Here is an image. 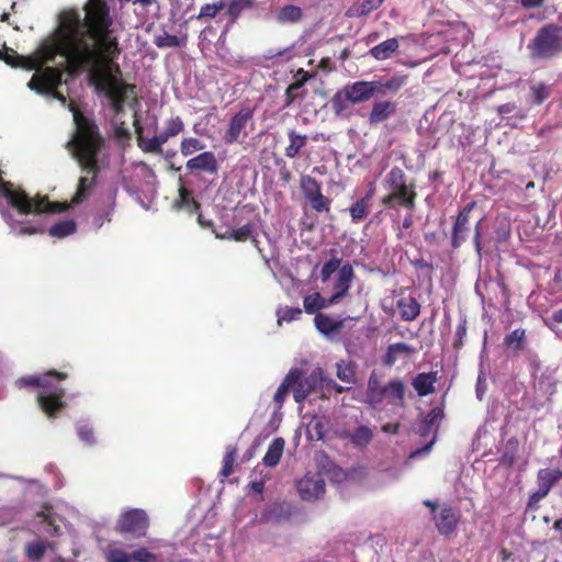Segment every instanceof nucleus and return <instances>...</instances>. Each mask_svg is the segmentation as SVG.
<instances>
[{"label": "nucleus", "instance_id": "obj_55", "mask_svg": "<svg viewBox=\"0 0 562 562\" xmlns=\"http://www.w3.org/2000/svg\"><path fill=\"white\" fill-rule=\"evenodd\" d=\"M224 8L223 0L215 3H205L201 7L199 14L196 15V20H203L206 18H215L218 12Z\"/></svg>", "mask_w": 562, "mask_h": 562}, {"label": "nucleus", "instance_id": "obj_33", "mask_svg": "<svg viewBox=\"0 0 562 562\" xmlns=\"http://www.w3.org/2000/svg\"><path fill=\"white\" fill-rule=\"evenodd\" d=\"M276 19L281 24L297 23L303 19V11L294 4H285L278 9Z\"/></svg>", "mask_w": 562, "mask_h": 562}, {"label": "nucleus", "instance_id": "obj_13", "mask_svg": "<svg viewBox=\"0 0 562 562\" xmlns=\"http://www.w3.org/2000/svg\"><path fill=\"white\" fill-rule=\"evenodd\" d=\"M299 372V376L293 384V397L296 403H302L310 394L321 387L323 384V370L314 369L308 375L297 368H293Z\"/></svg>", "mask_w": 562, "mask_h": 562}, {"label": "nucleus", "instance_id": "obj_42", "mask_svg": "<svg viewBox=\"0 0 562 562\" xmlns=\"http://www.w3.org/2000/svg\"><path fill=\"white\" fill-rule=\"evenodd\" d=\"M187 43V37H178L176 35H171L167 32H162L159 35H156L154 38V44L158 48H176L182 47Z\"/></svg>", "mask_w": 562, "mask_h": 562}, {"label": "nucleus", "instance_id": "obj_20", "mask_svg": "<svg viewBox=\"0 0 562 562\" xmlns=\"http://www.w3.org/2000/svg\"><path fill=\"white\" fill-rule=\"evenodd\" d=\"M0 59L12 67H20L26 70H38L41 68L38 58L19 55L15 50L7 46H3V52L0 50Z\"/></svg>", "mask_w": 562, "mask_h": 562}, {"label": "nucleus", "instance_id": "obj_40", "mask_svg": "<svg viewBox=\"0 0 562 562\" xmlns=\"http://www.w3.org/2000/svg\"><path fill=\"white\" fill-rule=\"evenodd\" d=\"M443 417V411L440 407H434L430 409L425 418L420 422L418 434L423 437L428 436L437 422Z\"/></svg>", "mask_w": 562, "mask_h": 562}, {"label": "nucleus", "instance_id": "obj_45", "mask_svg": "<svg viewBox=\"0 0 562 562\" xmlns=\"http://www.w3.org/2000/svg\"><path fill=\"white\" fill-rule=\"evenodd\" d=\"M255 7V0H229L227 14L232 18L233 21H236L244 10L252 9Z\"/></svg>", "mask_w": 562, "mask_h": 562}, {"label": "nucleus", "instance_id": "obj_19", "mask_svg": "<svg viewBox=\"0 0 562 562\" xmlns=\"http://www.w3.org/2000/svg\"><path fill=\"white\" fill-rule=\"evenodd\" d=\"M436 528L441 536L452 535L459 524L460 515L450 505L440 507L437 515L432 517Z\"/></svg>", "mask_w": 562, "mask_h": 562}, {"label": "nucleus", "instance_id": "obj_11", "mask_svg": "<svg viewBox=\"0 0 562 562\" xmlns=\"http://www.w3.org/2000/svg\"><path fill=\"white\" fill-rule=\"evenodd\" d=\"M476 202L467 203L457 214L451 227L450 246L459 249L470 237L472 232L471 213L476 207Z\"/></svg>", "mask_w": 562, "mask_h": 562}, {"label": "nucleus", "instance_id": "obj_17", "mask_svg": "<svg viewBox=\"0 0 562 562\" xmlns=\"http://www.w3.org/2000/svg\"><path fill=\"white\" fill-rule=\"evenodd\" d=\"M562 480V470L544 468L540 469L537 473L538 490L530 496L529 501L539 502L546 497L550 490Z\"/></svg>", "mask_w": 562, "mask_h": 562}, {"label": "nucleus", "instance_id": "obj_36", "mask_svg": "<svg viewBox=\"0 0 562 562\" xmlns=\"http://www.w3.org/2000/svg\"><path fill=\"white\" fill-rule=\"evenodd\" d=\"M315 327L317 330L326 336L338 331L342 327V322L335 321L330 316L317 313L314 317Z\"/></svg>", "mask_w": 562, "mask_h": 562}, {"label": "nucleus", "instance_id": "obj_35", "mask_svg": "<svg viewBox=\"0 0 562 562\" xmlns=\"http://www.w3.org/2000/svg\"><path fill=\"white\" fill-rule=\"evenodd\" d=\"M297 376L299 372L296 370H290L285 378L282 380L273 397L274 403L277 404L278 407H281L283 405L289 391H293V384L295 383Z\"/></svg>", "mask_w": 562, "mask_h": 562}, {"label": "nucleus", "instance_id": "obj_16", "mask_svg": "<svg viewBox=\"0 0 562 562\" xmlns=\"http://www.w3.org/2000/svg\"><path fill=\"white\" fill-rule=\"evenodd\" d=\"M68 378L66 372H60L57 370H48L43 374H34L22 376L16 381V385L19 387H38L41 391H45L46 389H53L54 381H64Z\"/></svg>", "mask_w": 562, "mask_h": 562}, {"label": "nucleus", "instance_id": "obj_50", "mask_svg": "<svg viewBox=\"0 0 562 562\" xmlns=\"http://www.w3.org/2000/svg\"><path fill=\"white\" fill-rule=\"evenodd\" d=\"M40 524L43 525V531L49 536H58L60 526L56 524L54 516L50 513L41 512L37 514Z\"/></svg>", "mask_w": 562, "mask_h": 562}, {"label": "nucleus", "instance_id": "obj_32", "mask_svg": "<svg viewBox=\"0 0 562 562\" xmlns=\"http://www.w3.org/2000/svg\"><path fill=\"white\" fill-rule=\"evenodd\" d=\"M345 438L357 448H366L373 439V431L368 426L361 425L353 431L347 432Z\"/></svg>", "mask_w": 562, "mask_h": 562}, {"label": "nucleus", "instance_id": "obj_57", "mask_svg": "<svg viewBox=\"0 0 562 562\" xmlns=\"http://www.w3.org/2000/svg\"><path fill=\"white\" fill-rule=\"evenodd\" d=\"M339 268H341L340 258H331L326 261L321 270L322 281L326 282L336 270L339 271Z\"/></svg>", "mask_w": 562, "mask_h": 562}, {"label": "nucleus", "instance_id": "obj_51", "mask_svg": "<svg viewBox=\"0 0 562 562\" xmlns=\"http://www.w3.org/2000/svg\"><path fill=\"white\" fill-rule=\"evenodd\" d=\"M205 145L195 137H187L181 140L180 151L183 156H190L198 150H202Z\"/></svg>", "mask_w": 562, "mask_h": 562}, {"label": "nucleus", "instance_id": "obj_9", "mask_svg": "<svg viewBox=\"0 0 562 562\" xmlns=\"http://www.w3.org/2000/svg\"><path fill=\"white\" fill-rule=\"evenodd\" d=\"M150 520L147 513L140 508L123 512L115 524V531L120 535H130L135 539L145 538Z\"/></svg>", "mask_w": 562, "mask_h": 562}, {"label": "nucleus", "instance_id": "obj_59", "mask_svg": "<svg viewBox=\"0 0 562 562\" xmlns=\"http://www.w3.org/2000/svg\"><path fill=\"white\" fill-rule=\"evenodd\" d=\"M77 435L86 445H93L95 442L93 428L89 424H79L77 426Z\"/></svg>", "mask_w": 562, "mask_h": 562}, {"label": "nucleus", "instance_id": "obj_38", "mask_svg": "<svg viewBox=\"0 0 562 562\" xmlns=\"http://www.w3.org/2000/svg\"><path fill=\"white\" fill-rule=\"evenodd\" d=\"M290 144L285 147L284 154L288 158L299 156L301 149L307 144V136L296 133L294 130L288 132Z\"/></svg>", "mask_w": 562, "mask_h": 562}, {"label": "nucleus", "instance_id": "obj_37", "mask_svg": "<svg viewBox=\"0 0 562 562\" xmlns=\"http://www.w3.org/2000/svg\"><path fill=\"white\" fill-rule=\"evenodd\" d=\"M334 305V303H329L328 299H324L319 292H314L308 294L303 300V306L307 314H317L319 311Z\"/></svg>", "mask_w": 562, "mask_h": 562}, {"label": "nucleus", "instance_id": "obj_23", "mask_svg": "<svg viewBox=\"0 0 562 562\" xmlns=\"http://www.w3.org/2000/svg\"><path fill=\"white\" fill-rule=\"evenodd\" d=\"M438 382V372H422L412 380V386L420 397L428 396L435 392V384Z\"/></svg>", "mask_w": 562, "mask_h": 562}, {"label": "nucleus", "instance_id": "obj_5", "mask_svg": "<svg viewBox=\"0 0 562 562\" xmlns=\"http://www.w3.org/2000/svg\"><path fill=\"white\" fill-rule=\"evenodd\" d=\"M0 198L18 211L19 214H58L66 212L69 204L50 202L47 195H35L31 198L21 187L3 179V171L0 169Z\"/></svg>", "mask_w": 562, "mask_h": 562}, {"label": "nucleus", "instance_id": "obj_58", "mask_svg": "<svg viewBox=\"0 0 562 562\" xmlns=\"http://www.w3.org/2000/svg\"><path fill=\"white\" fill-rule=\"evenodd\" d=\"M304 86L302 81H294L293 83L289 85L284 93V108H289L296 99L300 98L299 91Z\"/></svg>", "mask_w": 562, "mask_h": 562}, {"label": "nucleus", "instance_id": "obj_8", "mask_svg": "<svg viewBox=\"0 0 562 562\" xmlns=\"http://www.w3.org/2000/svg\"><path fill=\"white\" fill-rule=\"evenodd\" d=\"M390 193L382 198V204L387 207L402 206L413 211L416 205V186L406 182V175L400 167H393L386 175Z\"/></svg>", "mask_w": 562, "mask_h": 562}, {"label": "nucleus", "instance_id": "obj_7", "mask_svg": "<svg viewBox=\"0 0 562 562\" xmlns=\"http://www.w3.org/2000/svg\"><path fill=\"white\" fill-rule=\"evenodd\" d=\"M529 57L533 60H550L562 53V25L547 23L542 25L527 45Z\"/></svg>", "mask_w": 562, "mask_h": 562}, {"label": "nucleus", "instance_id": "obj_4", "mask_svg": "<svg viewBox=\"0 0 562 562\" xmlns=\"http://www.w3.org/2000/svg\"><path fill=\"white\" fill-rule=\"evenodd\" d=\"M83 10V18L76 10L59 14L58 41L114 29V18L105 0H88Z\"/></svg>", "mask_w": 562, "mask_h": 562}, {"label": "nucleus", "instance_id": "obj_6", "mask_svg": "<svg viewBox=\"0 0 562 562\" xmlns=\"http://www.w3.org/2000/svg\"><path fill=\"white\" fill-rule=\"evenodd\" d=\"M406 385L400 378L390 380L386 384H382L375 371L369 375L366 403L371 407L376 408L387 401L395 406H403L405 403Z\"/></svg>", "mask_w": 562, "mask_h": 562}, {"label": "nucleus", "instance_id": "obj_2", "mask_svg": "<svg viewBox=\"0 0 562 562\" xmlns=\"http://www.w3.org/2000/svg\"><path fill=\"white\" fill-rule=\"evenodd\" d=\"M74 122L76 131L67 143V147L86 175L78 180L71 204H80L90 195L97 183L98 175L101 171L99 155L105 145V139L95 121L79 110L74 111Z\"/></svg>", "mask_w": 562, "mask_h": 562}, {"label": "nucleus", "instance_id": "obj_41", "mask_svg": "<svg viewBox=\"0 0 562 562\" xmlns=\"http://www.w3.org/2000/svg\"><path fill=\"white\" fill-rule=\"evenodd\" d=\"M483 221L484 218L482 217L475 222L472 235V243L479 261L482 260L483 255L486 252L485 247L487 244V241H485L483 237Z\"/></svg>", "mask_w": 562, "mask_h": 562}, {"label": "nucleus", "instance_id": "obj_52", "mask_svg": "<svg viewBox=\"0 0 562 562\" xmlns=\"http://www.w3.org/2000/svg\"><path fill=\"white\" fill-rule=\"evenodd\" d=\"M302 310L300 307H291L284 306L280 307L277 311L278 324L280 325L282 322L290 323L292 321H296L301 317Z\"/></svg>", "mask_w": 562, "mask_h": 562}, {"label": "nucleus", "instance_id": "obj_46", "mask_svg": "<svg viewBox=\"0 0 562 562\" xmlns=\"http://www.w3.org/2000/svg\"><path fill=\"white\" fill-rule=\"evenodd\" d=\"M300 187L305 199L322 192L321 183L315 178L307 175L301 177Z\"/></svg>", "mask_w": 562, "mask_h": 562}, {"label": "nucleus", "instance_id": "obj_15", "mask_svg": "<svg viewBox=\"0 0 562 562\" xmlns=\"http://www.w3.org/2000/svg\"><path fill=\"white\" fill-rule=\"evenodd\" d=\"M297 492L302 499H318L325 493V481L319 473H307L297 481Z\"/></svg>", "mask_w": 562, "mask_h": 562}, {"label": "nucleus", "instance_id": "obj_30", "mask_svg": "<svg viewBox=\"0 0 562 562\" xmlns=\"http://www.w3.org/2000/svg\"><path fill=\"white\" fill-rule=\"evenodd\" d=\"M47 549H49L50 551H55L56 543L55 542L45 543L42 540H35V541L27 542L25 544L24 551H25V555L27 557L29 560H31L33 562H38L43 559Z\"/></svg>", "mask_w": 562, "mask_h": 562}, {"label": "nucleus", "instance_id": "obj_10", "mask_svg": "<svg viewBox=\"0 0 562 562\" xmlns=\"http://www.w3.org/2000/svg\"><path fill=\"white\" fill-rule=\"evenodd\" d=\"M64 71L57 67H45L41 74H34L27 87L40 94H52L65 102V97L56 89L63 83Z\"/></svg>", "mask_w": 562, "mask_h": 562}, {"label": "nucleus", "instance_id": "obj_54", "mask_svg": "<svg viewBox=\"0 0 562 562\" xmlns=\"http://www.w3.org/2000/svg\"><path fill=\"white\" fill-rule=\"evenodd\" d=\"M530 91L533 98V103L537 105L543 103L551 93L550 87L542 82L531 86Z\"/></svg>", "mask_w": 562, "mask_h": 562}, {"label": "nucleus", "instance_id": "obj_60", "mask_svg": "<svg viewBox=\"0 0 562 562\" xmlns=\"http://www.w3.org/2000/svg\"><path fill=\"white\" fill-rule=\"evenodd\" d=\"M252 233L254 225L251 223H247L238 228H232V236L235 241H246L247 239H250Z\"/></svg>", "mask_w": 562, "mask_h": 562}, {"label": "nucleus", "instance_id": "obj_24", "mask_svg": "<svg viewBox=\"0 0 562 562\" xmlns=\"http://www.w3.org/2000/svg\"><path fill=\"white\" fill-rule=\"evenodd\" d=\"M373 191H374V189L371 188L364 196L357 200L355 203H352L349 206V209H348L349 215L353 223H359L369 215L370 209H371Z\"/></svg>", "mask_w": 562, "mask_h": 562}, {"label": "nucleus", "instance_id": "obj_22", "mask_svg": "<svg viewBox=\"0 0 562 562\" xmlns=\"http://www.w3.org/2000/svg\"><path fill=\"white\" fill-rule=\"evenodd\" d=\"M397 111V104L390 100H379L372 104L369 113V123L371 125L380 124L392 117Z\"/></svg>", "mask_w": 562, "mask_h": 562}, {"label": "nucleus", "instance_id": "obj_62", "mask_svg": "<svg viewBox=\"0 0 562 562\" xmlns=\"http://www.w3.org/2000/svg\"><path fill=\"white\" fill-rule=\"evenodd\" d=\"M467 319L463 318L456 329V340L453 342V348L456 350H460L463 347L464 338L467 336Z\"/></svg>", "mask_w": 562, "mask_h": 562}, {"label": "nucleus", "instance_id": "obj_3", "mask_svg": "<svg viewBox=\"0 0 562 562\" xmlns=\"http://www.w3.org/2000/svg\"><path fill=\"white\" fill-rule=\"evenodd\" d=\"M408 80V76H393L387 80H359L349 82L339 89L330 99V106L336 117L348 119L351 105L364 103L374 95L397 93Z\"/></svg>", "mask_w": 562, "mask_h": 562}, {"label": "nucleus", "instance_id": "obj_43", "mask_svg": "<svg viewBox=\"0 0 562 562\" xmlns=\"http://www.w3.org/2000/svg\"><path fill=\"white\" fill-rule=\"evenodd\" d=\"M77 231V224L74 220H64L54 224L48 233L53 237L64 238L67 237Z\"/></svg>", "mask_w": 562, "mask_h": 562}, {"label": "nucleus", "instance_id": "obj_21", "mask_svg": "<svg viewBox=\"0 0 562 562\" xmlns=\"http://www.w3.org/2000/svg\"><path fill=\"white\" fill-rule=\"evenodd\" d=\"M186 167L191 172L198 170L215 175L218 171V164L214 153L212 151H203L198 156L189 159L186 164Z\"/></svg>", "mask_w": 562, "mask_h": 562}, {"label": "nucleus", "instance_id": "obj_27", "mask_svg": "<svg viewBox=\"0 0 562 562\" xmlns=\"http://www.w3.org/2000/svg\"><path fill=\"white\" fill-rule=\"evenodd\" d=\"M396 306L400 311L401 318L405 322L415 321L420 313V304L413 296L401 297Z\"/></svg>", "mask_w": 562, "mask_h": 562}, {"label": "nucleus", "instance_id": "obj_12", "mask_svg": "<svg viewBox=\"0 0 562 562\" xmlns=\"http://www.w3.org/2000/svg\"><path fill=\"white\" fill-rule=\"evenodd\" d=\"M65 389L55 385L53 389L40 391L36 401L40 409L49 419H56L59 414L67 407V402L64 400Z\"/></svg>", "mask_w": 562, "mask_h": 562}, {"label": "nucleus", "instance_id": "obj_14", "mask_svg": "<svg viewBox=\"0 0 562 562\" xmlns=\"http://www.w3.org/2000/svg\"><path fill=\"white\" fill-rule=\"evenodd\" d=\"M252 116L254 111L251 109H240L229 121L228 128L224 135L225 143L234 144L241 142L247 136L245 128Z\"/></svg>", "mask_w": 562, "mask_h": 562}, {"label": "nucleus", "instance_id": "obj_48", "mask_svg": "<svg viewBox=\"0 0 562 562\" xmlns=\"http://www.w3.org/2000/svg\"><path fill=\"white\" fill-rule=\"evenodd\" d=\"M313 211L317 213H329L331 200L322 192L306 199Z\"/></svg>", "mask_w": 562, "mask_h": 562}, {"label": "nucleus", "instance_id": "obj_28", "mask_svg": "<svg viewBox=\"0 0 562 562\" xmlns=\"http://www.w3.org/2000/svg\"><path fill=\"white\" fill-rule=\"evenodd\" d=\"M135 134L137 138V145L144 153H151V154H161L162 148L159 147L157 144V140L154 137L146 139L143 136V126L138 120L137 113L134 114V122H133Z\"/></svg>", "mask_w": 562, "mask_h": 562}, {"label": "nucleus", "instance_id": "obj_26", "mask_svg": "<svg viewBox=\"0 0 562 562\" xmlns=\"http://www.w3.org/2000/svg\"><path fill=\"white\" fill-rule=\"evenodd\" d=\"M400 48L396 37L387 38L384 42L370 48L369 54L375 60H385L391 58Z\"/></svg>", "mask_w": 562, "mask_h": 562}, {"label": "nucleus", "instance_id": "obj_25", "mask_svg": "<svg viewBox=\"0 0 562 562\" xmlns=\"http://www.w3.org/2000/svg\"><path fill=\"white\" fill-rule=\"evenodd\" d=\"M416 352V349L405 342L391 344L383 356V363L393 367L401 356L408 357Z\"/></svg>", "mask_w": 562, "mask_h": 562}, {"label": "nucleus", "instance_id": "obj_29", "mask_svg": "<svg viewBox=\"0 0 562 562\" xmlns=\"http://www.w3.org/2000/svg\"><path fill=\"white\" fill-rule=\"evenodd\" d=\"M98 89L105 92L106 97L111 100V106L115 113L123 112L127 93L131 92L130 89H123L122 87H99Z\"/></svg>", "mask_w": 562, "mask_h": 562}, {"label": "nucleus", "instance_id": "obj_44", "mask_svg": "<svg viewBox=\"0 0 562 562\" xmlns=\"http://www.w3.org/2000/svg\"><path fill=\"white\" fill-rule=\"evenodd\" d=\"M178 207L188 209L193 213L200 210V203L192 196L191 191L184 187L179 189V199L176 201Z\"/></svg>", "mask_w": 562, "mask_h": 562}, {"label": "nucleus", "instance_id": "obj_39", "mask_svg": "<svg viewBox=\"0 0 562 562\" xmlns=\"http://www.w3.org/2000/svg\"><path fill=\"white\" fill-rule=\"evenodd\" d=\"M503 345L515 352L521 351L526 345V329L516 328L505 336Z\"/></svg>", "mask_w": 562, "mask_h": 562}, {"label": "nucleus", "instance_id": "obj_61", "mask_svg": "<svg viewBox=\"0 0 562 562\" xmlns=\"http://www.w3.org/2000/svg\"><path fill=\"white\" fill-rule=\"evenodd\" d=\"M184 130V123L181 117L176 116L166 122L165 132L168 133L170 137H175L179 135Z\"/></svg>", "mask_w": 562, "mask_h": 562}, {"label": "nucleus", "instance_id": "obj_56", "mask_svg": "<svg viewBox=\"0 0 562 562\" xmlns=\"http://www.w3.org/2000/svg\"><path fill=\"white\" fill-rule=\"evenodd\" d=\"M337 378L347 383L355 382V369L350 363H346L344 361L337 363Z\"/></svg>", "mask_w": 562, "mask_h": 562}, {"label": "nucleus", "instance_id": "obj_49", "mask_svg": "<svg viewBox=\"0 0 562 562\" xmlns=\"http://www.w3.org/2000/svg\"><path fill=\"white\" fill-rule=\"evenodd\" d=\"M104 557L106 562H131V553L119 548L116 544H109Z\"/></svg>", "mask_w": 562, "mask_h": 562}, {"label": "nucleus", "instance_id": "obj_18", "mask_svg": "<svg viewBox=\"0 0 562 562\" xmlns=\"http://www.w3.org/2000/svg\"><path fill=\"white\" fill-rule=\"evenodd\" d=\"M355 279V271L350 263L346 262L339 268L334 283V293L328 297L329 303L337 304L341 299L348 295L351 283Z\"/></svg>", "mask_w": 562, "mask_h": 562}, {"label": "nucleus", "instance_id": "obj_47", "mask_svg": "<svg viewBox=\"0 0 562 562\" xmlns=\"http://www.w3.org/2000/svg\"><path fill=\"white\" fill-rule=\"evenodd\" d=\"M238 449L236 446H227L226 451L223 458V467L221 470V475L224 477L229 476L234 471V464L237 458Z\"/></svg>", "mask_w": 562, "mask_h": 562}, {"label": "nucleus", "instance_id": "obj_31", "mask_svg": "<svg viewBox=\"0 0 562 562\" xmlns=\"http://www.w3.org/2000/svg\"><path fill=\"white\" fill-rule=\"evenodd\" d=\"M384 0H358L346 12L349 18L366 16L380 8Z\"/></svg>", "mask_w": 562, "mask_h": 562}, {"label": "nucleus", "instance_id": "obj_1", "mask_svg": "<svg viewBox=\"0 0 562 562\" xmlns=\"http://www.w3.org/2000/svg\"><path fill=\"white\" fill-rule=\"evenodd\" d=\"M58 49L67 59L70 74L87 71L97 88L122 87L135 94L136 86L116 78L121 75L116 60L122 48L114 29L60 40Z\"/></svg>", "mask_w": 562, "mask_h": 562}, {"label": "nucleus", "instance_id": "obj_34", "mask_svg": "<svg viewBox=\"0 0 562 562\" xmlns=\"http://www.w3.org/2000/svg\"><path fill=\"white\" fill-rule=\"evenodd\" d=\"M284 449V440L281 437L274 438L262 459V463L266 467L272 468L276 467L283 454Z\"/></svg>", "mask_w": 562, "mask_h": 562}, {"label": "nucleus", "instance_id": "obj_63", "mask_svg": "<svg viewBox=\"0 0 562 562\" xmlns=\"http://www.w3.org/2000/svg\"><path fill=\"white\" fill-rule=\"evenodd\" d=\"M56 55H57V52L54 47H50V46L45 47L43 49V61H41L38 59V61L41 63V66L43 65V63H53L56 58ZM43 69L44 68L41 67L38 70H36V74H41Z\"/></svg>", "mask_w": 562, "mask_h": 562}, {"label": "nucleus", "instance_id": "obj_64", "mask_svg": "<svg viewBox=\"0 0 562 562\" xmlns=\"http://www.w3.org/2000/svg\"><path fill=\"white\" fill-rule=\"evenodd\" d=\"M496 244L505 243L510 236V228L508 225H504L496 229Z\"/></svg>", "mask_w": 562, "mask_h": 562}, {"label": "nucleus", "instance_id": "obj_53", "mask_svg": "<svg viewBox=\"0 0 562 562\" xmlns=\"http://www.w3.org/2000/svg\"><path fill=\"white\" fill-rule=\"evenodd\" d=\"M159 562L156 553L149 551L145 547H138L131 552V562Z\"/></svg>", "mask_w": 562, "mask_h": 562}]
</instances>
